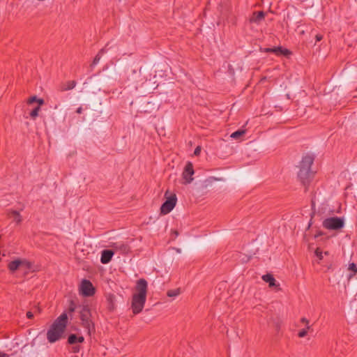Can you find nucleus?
Returning a JSON list of instances; mask_svg holds the SVG:
<instances>
[{"mask_svg": "<svg viewBox=\"0 0 357 357\" xmlns=\"http://www.w3.org/2000/svg\"><path fill=\"white\" fill-rule=\"evenodd\" d=\"M68 316L62 313L51 325L47 333V339L50 343H54L61 339L66 328Z\"/></svg>", "mask_w": 357, "mask_h": 357, "instance_id": "nucleus-1", "label": "nucleus"}, {"mask_svg": "<svg viewBox=\"0 0 357 357\" xmlns=\"http://www.w3.org/2000/svg\"><path fill=\"white\" fill-rule=\"evenodd\" d=\"M79 314L82 326L87 331V333L91 335L95 330V326L91 319V313L89 306L83 305Z\"/></svg>", "mask_w": 357, "mask_h": 357, "instance_id": "nucleus-2", "label": "nucleus"}, {"mask_svg": "<svg viewBox=\"0 0 357 357\" xmlns=\"http://www.w3.org/2000/svg\"><path fill=\"white\" fill-rule=\"evenodd\" d=\"M322 225L329 230H337L344 226V220L340 217L328 218L323 221Z\"/></svg>", "mask_w": 357, "mask_h": 357, "instance_id": "nucleus-3", "label": "nucleus"}, {"mask_svg": "<svg viewBox=\"0 0 357 357\" xmlns=\"http://www.w3.org/2000/svg\"><path fill=\"white\" fill-rule=\"evenodd\" d=\"M146 301V298L145 297L136 295L132 296V310L134 314H138L142 312L145 305Z\"/></svg>", "mask_w": 357, "mask_h": 357, "instance_id": "nucleus-4", "label": "nucleus"}, {"mask_svg": "<svg viewBox=\"0 0 357 357\" xmlns=\"http://www.w3.org/2000/svg\"><path fill=\"white\" fill-rule=\"evenodd\" d=\"M148 289V283L146 280L142 278L137 281L135 287V292L133 295L141 296L142 297L146 298V293Z\"/></svg>", "mask_w": 357, "mask_h": 357, "instance_id": "nucleus-5", "label": "nucleus"}, {"mask_svg": "<svg viewBox=\"0 0 357 357\" xmlns=\"http://www.w3.org/2000/svg\"><path fill=\"white\" fill-rule=\"evenodd\" d=\"M81 294L85 296H91L94 292L95 289L92 283L87 280H83L79 287Z\"/></svg>", "mask_w": 357, "mask_h": 357, "instance_id": "nucleus-6", "label": "nucleus"}, {"mask_svg": "<svg viewBox=\"0 0 357 357\" xmlns=\"http://www.w3.org/2000/svg\"><path fill=\"white\" fill-rule=\"evenodd\" d=\"M176 204V197L174 195L167 198V199L162 204L160 208L161 213L163 214L169 213L174 208Z\"/></svg>", "mask_w": 357, "mask_h": 357, "instance_id": "nucleus-7", "label": "nucleus"}, {"mask_svg": "<svg viewBox=\"0 0 357 357\" xmlns=\"http://www.w3.org/2000/svg\"><path fill=\"white\" fill-rule=\"evenodd\" d=\"M194 169L193 166L191 162H188L184 168V170L182 174L183 178L184 180V183H190L193 181Z\"/></svg>", "mask_w": 357, "mask_h": 357, "instance_id": "nucleus-8", "label": "nucleus"}, {"mask_svg": "<svg viewBox=\"0 0 357 357\" xmlns=\"http://www.w3.org/2000/svg\"><path fill=\"white\" fill-rule=\"evenodd\" d=\"M111 246L116 252H119L121 254H126L130 251V247L126 242H115Z\"/></svg>", "mask_w": 357, "mask_h": 357, "instance_id": "nucleus-9", "label": "nucleus"}, {"mask_svg": "<svg viewBox=\"0 0 357 357\" xmlns=\"http://www.w3.org/2000/svg\"><path fill=\"white\" fill-rule=\"evenodd\" d=\"M314 158L312 155H307L302 158L300 163V167L311 171V166L313 163Z\"/></svg>", "mask_w": 357, "mask_h": 357, "instance_id": "nucleus-10", "label": "nucleus"}, {"mask_svg": "<svg viewBox=\"0 0 357 357\" xmlns=\"http://www.w3.org/2000/svg\"><path fill=\"white\" fill-rule=\"evenodd\" d=\"M114 254V251L111 250H103L101 252V263L104 264H108L111 261Z\"/></svg>", "mask_w": 357, "mask_h": 357, "instance_id": "nucleus-11", "label": "nucleus"}, {"mask_svg": "<svg viewBox=\"0 0 357 357\" xmlns=\"http://www.w3.org/2000/svg\"><path fill=\"white\" fill-rule=\"evenodd\" d=\"M311 174H312L311 171H308L305 169H303V168L300 167L299 172L298 173V176L303 183H305V182L308 180V178L311 176Z\"/></svg>", "mask_w": 357, "mask_h": 357, "instance_id": "nucleus-12", "label": "nucleus"}, {"mask_svg": "<svg viewBox=\"0 0 357 357\" xmlns=\"http://www.w3.org/2000/svg\"><path fill=\"white\" fill-rule=\"evenodd\" d=\"M264 13L263 11L255 12L252 14L250 19V22L259 24L264 18Z\"/></svg>", "mask_w": 357, "mask_h": 357, "instance_id": "nucleus-13", "label": "nucleus"}, {"mask_svg": "<svg viewBox=\"0 0 357 357\" xmlns=\"http://www.w3.org/2000/svg\"><path fill=\"white\" fill-rule=\"evenodd\" d=\"M20 268L25 271H34L33 264L26 259H20Z\"/></svg>", "mask_w": 357, "mask_h": 357, "instance_id": "nucleus-14", "label": "nucleus"}, {"mask_svg": "<svg viewBox=\"0 0 357 357\" xmlns=\"http://www.w3.org/2000/svg\"><path fill=\"white\" fill-rule=\"evenodd\" d=\"M262 280L268 283L270 287H274L278 286L276 284V281L271 274H266L262 276Z\"/></svg>", "mask_w": 357, "mask_h": 357, "instance_id": "nucleus-15", "label": "nucleus"}, {"mask_svg": "<svg viewBox=\"0 0 357 357\" xmlns=\"http://www.w3.org/2000/svg\"><path fill=\"white\" fill-rule=\"evenodd\" d=\"M272 52L276 55L287 56L290 54V52L287 49L282 48V47H275L271 49Z\"/></svg>", "mask_w": 357, "mask_h": 357, "instance_id": "nucleus-16", "label": "nucleus"}, {"mask_svg": "<svg viewBox=\"0 0 357 357\" xmlns=\"http://www.w3.org/2000/svg\"><path fill=\"white\" fill-rule=\"evenodd\" d=\"M8 268L11 272H15L20 268V259H16L8 264Z\"/></svg>", "mask_w": 357, "mask_h": 357, "instance_id": "nucleus-17", "label": "nucleus"}, {"mask_svg": "<svg viewBox=\"0 0 357 357\" xmlns=\"http://www.w3.org/2000/svg\"><path fill=\"white\" fill-rule=\"evenodd\" d=\"M105 52V49L100 50V51L97 54V55L93 59L92 63L91 64V67L93 68L95 67L100 61L102 55Z\"/></svg>", "mask_w": 357, "mask_h": 357, "instance_id": "nucleus-18", "label": "nucleus"}, {"mask_svg": "<svg viewBox=\"0 0 357 357\" xmlns=\"http://www.w3.org/2000/svg\"><path fill=\"white\" fill-rule=\"evenodd\" d=\"M76 86V82L75 81H68L67 82L63 88V91H68V90H71L73 89H74Z\"/></svg>", "mask_w": 357, "mask_h": 357, "instance_id": "nucleus-19", "label": "nucleus"}, {"mask_svg": "<svg viewBox=\"0 0 357 357\" xmlns=\"http://www.w3.org/2000/svg\"><path fill=\"white\" fill-rule=\"evenodd\" d=\"M245 133V131L244 130H236V131L234 132L233 133H231V135H230V137L232 139H237L240 138L241 137H242Z\"/></svg>", "mask_w": 357, "mask_h": 357, "instance_id": "nucleus-20", "label": "nucleus"}, {"mask_svg": "<svg viewBox=\"0 0 357 357\" xmlns=\"http://www.w3.org/2000/svg\"><path fill=\"white\" fill-rule=\"evenodd\" d=\"M10 217L17 223H20L22 221V218H21V216H20V213L17 211H13L10 213Z\"/></svg>", "mask_w": 357, "mask_h": 357, "instance_id": "nucleus-21", "label": "nucleus"}, {"mask_svg": "<svg viewBox=\"0 0 357 357\" xmlns=\"http://www.w3.org/2000/svg\"><path fill=\"white\" fill-rule=\"evenodd\" d=\"M180 294H181L180 289H171V290H169L167 293V294L169 297H173V298L178 296Z\"/></svg>", "mask_w": 357, "mask_h": 357, "instance_id": "nucleus-22", "label": "nucleus"}, {"mask_svg": "<svg viewBox=\"0 0 357 357\" xmlns=\"http://www.w3.org/2000/svg\"><path fill=\"white\" fill-rule=\"evenodd\" d=\"M348 269L352 272V274L349 275V278L357 273V267L354 263L349 264Z\"/></svg>", "mask_w": 357, "mask_h": 357, "instance_id": "nucleus-23", "label": "nucleus"}, {"mask_svg": "<svg viewBox=\"0 0 357 357\" xmlns=\"http://www.w3.org/2000/svg\"><path fill=\"white\" fill-rule=\"evenodd\" d=\"M40 105H38V107H36V108H34L31 112H30V116L32 119H35L36 116H38V112L40 109Z\"/></svg>", "mask_w": 357, "mask_h": 357, "instance_id": "nucleus-24", "label": "nucleus"}, {"mask_svg": "<svg viewBox=\"0 0 357 357\" xmlns=\"http://www.w3.org/2000/svg\"><path fill=\"white\" fill-rule=\"evenodd\" d=\"M33 102H38L39 105H41L44 103V100L43 99H38L36 96H33L29 98V103L31 104Z\"/></svg>", "mask_w": 357, "mask_h": 357, "instance_id": "nucleus-25", "label": "nucleus"}, {"mask_svg": "<svg viewBox=\"0 0 357 357\" xmlns=\"http://www.w3.org/2000/svg\"><path fill=\"white\" fill-rule=\"evenodd\" d=\"M77 340V337L75 335H74V334L70 335L68 337V343L71 344L76 343Z\"/></svg>", "mask_w": 357, "mask_h": 357, "instance_id": "nucleus-26", "label": "nucleus"}, {"mask_svg": "<svg viewBox=\"0 0 357 357\" xmlns=\"http://www.w3.org/2000/svg\"><path fill=\"white\" fill-rule=\"evenodd\" d=\"M308 330L309 329H307V326H306L305 328H303L299 331L298 336L300 337H304L307 334Z\"/></svg>", "mask_w": 357, "mask_h": 357, "instance_id": "nucleus-27", "label": "nucleus"}, {"mask_svg": "<svg viewBox=\"0 0 357 357\" xmlns=\"http://www.w3.org/2000/svg\"><path fill=\"white\" fill-rule=\"evenodd\" d=\"M315 255L319 259H321L323 256H322V252L319 249L317 248L316 250H315Z\"/></svg>", "mask_w": 357, "mask_h": 357, "instance_id": "nucleus-28", "label": "nucleus"}, {"mask_svg": "<svg viewBox=\"0 0 357 357\" xmlns=\"http://www.w3.org/2000/svg\"><path fill=\"white\" fill-rule=\"evenodd\" d=\"M301 322L305 324V325L307 326V329H310V328L311 326L309 324V321L306 318H305V317L302 318L301 319Z\"/></svg>", "mask_w": 357, "mask_h": 357, "instance_id": "nucleus-29", "label": "nucleus"}, {"mask_svg": "<svg viewBox=\"0 0 357 357\" xmlns=\"http://www.w3.org/2000/svg\"><path fill=\"white\" fill-rule=\"evenodd\" d=\"M201 152V147L200 146H197L195 151H194V155H199V153Z\"/></svg>", "mask_w": 357, "mask_h": 357, "instance_id": "nucleus-30", "label": "nucleus"}, {"mask_svg": "<svg viewBox=\"0 0 357 357\" xmlns=\"http://www.w3.org/2000/svg\"><path fill=\"white\" fill-rule=\"evenodd\" d=\"M26 317L29 319H31L33 317V314L31 312H27Z\"/></svg>", "mask_w": 357, "mask_h": 357, "instance_id": "nucleus-31", "label": "nucleus"}, {"mask_svg": "<svg viewBox=\"0 0 357 357\" xmlns=\"http://www.w3.org/2000/svg\"><path fill=\"white\" fill-rule=\"evenodd\" d=\"M322 38H323V37H322V36H321V35L317 34V35L316 36V40H317V41H320V40L322 39Z\"/></svg>", "mask_w": 357, "mask_h": 357, "instance_id": "nucleus-32", "label": "nucleus"}, {"mask_svg": "<svg viewBox=\"0 0 357 357\" xmlns=\"http://www.w3.org/2000/svg\"><path fill=\"white\" fill-rule=\"evenodd\" d=\"M84 341V337L82 336L77 337V342H82Z\"/></svg>", "mask_w": 357, "mask_h": 357, "instance_id": "nucleus-33", "label": "nucleus"}, {"mask_svg": "<svg viewBox=\"0 0 357 357\" xmlns=\"http://www.w3.org/2000/svg\"><path fill=\"white\" fill-rule=\"evenodd\" d=\"M76 112H77V114H81V113L82 112V107H78V108L77 109V110H76Z\"/></svg>", "mask_w": 357, "mask_h": 357, "instance_id": "nucleus-34", "label": "nucleus"}, {"mask_svg": "<svg viewBox=\"0 0 357 357\" xmlns=\"http://www.w3.org/2000/svg\"><path fill=\"white\" fill-rule=\"evenodd\" d=\"M0 357H8V355L0 351Z\"/></svg>", "mask_w": 357, "mask_h": 357, "instance_id": "nucleus-35", "label": "nucleus"}, {"mask_svg": "<svg viewBox=\"0 0 357 357\" xmlns=\"http://www.w3.org/2000/svg\"><path fill=\"white\" fill-rule=\"evenodd\" d=\"M271 49L272 48H265L264 51L265 52H272V50Z\"/></svg>", "mask_w": 357, "mask_h": 357, "instance_id": "nucleus-36", "label": "nucleus"}]
</instances>
